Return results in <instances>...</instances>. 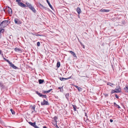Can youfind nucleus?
Wrapping results in <instances>:
<instances>
[{
	"mask_svg": "<svg viewBox=\"0 0 128 128\" xmlns=\"http://www.w3.org/2000/svg\"><path fill=\"white\" fill-rule=\"evenodd\" d=\"M35 128H39L38 127V126H36V123L35 124V125H34V126Z\"/></svg>",
	"mask_w": 128,
	"mask_h": 128,
	"instance_id": "34",
	"label": "nucleus"
},
{
	"mask_svg": "<svg viewBox=\"0 0 128 128\" xmlns=\"http://www.w3.org/2000/svg\"><path fill=\"white\" fill-rule=\"evenodd\" d=\"M84 112V114H85V116H87V114L85 112Z\"/></svg>",
	"mask_w": 128,
	"mask_h": 128,
	"instance_id": "45",
	"label": "nucleus"
},
{
	"mask_svg": "<svg viewBox=\"0 0 128 128\" xmlns=\"http://www.w3.org/2000/svg\"><path fill=\"white\" fill-rule=\"evenodd\" d=\"M3 58L5 60L6 58L4 57Z\"/></svg>",
	"mask_w": 128,
	"mask_h": 128,
	"instance_id": "50",
	"label": "nucleus"
},
{
	"mask_svg": "<svg viewBox=\"0 0 128 128\" xmlns=\"http://www.w3.org/2000/svg\"><path fill=\"white\" fill-rule=\"evenodd\" d=\"M28 123L31 126H34V125H35V124L36 123L35 122H34V123H32L31 122H28Z\"/></svg>",
	"mask_w": 128,
	"mask_h": 128,
	"instance_id": "14",
	"label": "nucleus"
},
{
	"mask_svg": "<svg viewBox=\"0 0 128 128\" xmlns=\"http://www.w3.org/2000/svg\"><path fill=\"white\" fill-rule=\"evenodd\" d=\"M76 11L77 12L78 15V17L80 18V15L79 14L80 13V8L79 7H78L76 9Z\"/></svg>",
	"mask_w": 128,
	"mask_h": 128,
	"instance_id": "9",
	"label": "nucleus"
},
{
	"mask_svg": "<svg viewBox=\"0 0 128 128\" xmlns=\"http://www.w3.org/2000/svg\"><path fill=\"white\" fill-rule=\"evenodd\" d=\"M10 110L12 114H15V112H14V110H13L12 109H10Z\"/></svg>",
	"mask_w": 128,
	"mask_h": 128,
	"instance_id": "26",
	"label": "nucleus"
},
{
	"mask_svg": "<svg viewBox=\"0 0 128 128\" xmlns=\"http://www.w3.org/2000/svg\"><path fill=\"white\" fill-rule=\"evenodd\" d=\"M40 6L43 8H45V7L44 6L42 5L41 4H40Z\"/></svg>",
	"mask_w": 128,
	"mask_h": 128,
	"instance_id": "36",
	"label": "nucleus"
},
{
	"mask_svg": "<svg viewBox=\"0 0 128 128\" xmlns=\"http://www.w3.org/2000/svg\"><path fill=\"white\" fill-rule=\"evenodd\" d=\"M14 21L15 23L17 24H19L22 23L17 18H15L14 20Z\"/></svg>",
	"mask_w": 128,
	"mask_h": 128,
	"instance_id": "3",
	"label": "nucleus"
},
{
	"mask_svg": "<svg viewBox=\"0 0 128 128\" xmlns=\"http://www.w3.org/2000/svg\"><path fill=\"white\" fill-rule=\"evenodd\" d=\"M115 96H116V98H117V99H118V96L117 95V94H115Z\"/></svg>",
	"mask_w": 128,
	"mask_h": 128,
	"instance_id": "38",
	"label": "nucleus"
},
{
	"mask_svg": "<svg viewBox=\"0 0 128 128\" xmlns=\"http://www.w3.org/2000/svg\"><path fill=\"white\" fill-rule=\"evenodd\" d=\"M57 127H57V128H59V127H58V126H57Z\"/></svg>",
	"mask_w": 128,
	"mask_h": 128,
	"instance_id": "53",
	"label": "nucleus"
},
{
	"mask_svg": "<svg viewBox=\"0 0 128 128\" xmlns=\"http://www.w3.org/2000/svg\"><path fill=\"white\" fill-rule=\"evenodd\" d=\"M115 106L116 107L119 108H120V107L118 105L116 104V106Z\"/></svg>",
	"mask_w": 128,
	"mask_h": 128,
	"instance_id": "33",
	"label": "nucleus"
},
{
	"mask_svg": "<svg viewBox=\"0 0 128 128\" xmlns=\"http://www.w3.org/2000/svg\"><path fill=\"white\" fill-rule=\"evenodd\" d=\"M8 13H11V14H12V10L11 8L9 7H8Z\"/></svg>",
	"mask_w": 128,
	"mask_h": 128,
	"instance_id": "13",
	"label": "nucleus"
},
{
	"mask_svg": "<svg viewBox=\"0 0 128 128\" xmlns=\"http://www.w3.org/2000/svg\"><path fill=\"white\" fill-rule=\"evenodd\" d=\"M31 109L32 110V113L34 111H35V107H34V106H31Z\"/></svg>",
	"mask_w": 128,
	"mask_h": 128,
	"instance_id": "11",
	"label": "nucleus"
},
{
	"mask_svg": "<svg viewBox=\"0 0 128 128\" xmlns=\"http://www.w3.org/2000/svg\"><path fill=\"white\" fill-rule=\"evenodd\" d=\"M57 127H57V128H59V127H58V126H57Z\"/></svg>",
	"mask_w": 128,
	"mask_h": 128,
	"instance_id": "54",
	"label": "nucleus"
},
{
	"mask_svg": "<svg viewBox=\"0 0 128 128\" xmlns=\"http://www.w3.org/2000/svg\"><path fill=\"white\" fill-rule=\"evenodd\" d=\"M115 89L116 90V93H119L121 92V89L119 85L116 86V88Z\"/></svg>",
	"mask_w": 128,
	"mask_h": 128,
	"instance_id": "2",
	"label": "nucleus"
},
{
	"mask_svg": "<svg viewBox=\"0 0 128 128\" xmlns=\"http://www.w3.org/2000/svg\"><path fill=\"white\" fill-rule=\"evenodd\" d=\"M26 4L29 8H30L31 6H32V5L30 4L28 2H26Z\"/></svg>",
	"mask_w": 128,
	"mask_h": 128,
	"instance_id": "10",
	"label": "nucleus"
},
{
	"mask_svg": "<svg viewBox=\"0 0 128 128\" xmlns=\"http://www.w3.org/2000/svg\"><path fill=\"white\" fill-rule=\"evenodd\" d=\"M57 119V117L56 116H55L54 118V120H56Z\"/></svg>",
	"mask_w": 128,
	"mask_h": 128,
	"instance_id": "37",
	"label": "nucleus"
},
{
	"mask_svg": "<svg viewBox=\"0 0 128 128\" xmlns=\"http://www.w3.org/2000/svg\"><path fill=\"white\" fill-rule=\"evenodd\" d=\"M73 108H74V111H76V108H75V107L73 105Z\"/></svg>",
	"mask_w": 128,
	"mask_h": 128,
	"instance_id": "39",
	"label": "nucleus"
},
{
	"mask_svg": "<svg viewBox=\"0 0 128 128\" xmlns=\"http://www.w3.org/2000/svg\"><path fill=\"white\" fill-rule=\"evenodd\" d=\"M46 1H47V2L48 3V5L50 6V7L53 10V9H52V5L50 4V2H49L48 1V0H46Z\"/></svg>",
	"mask_w": 128,
	"mask_h": 128,
	"instance_id": "12",
	"label": "nucleus"
},
{
	"mask_svg": "<svg viewBox=\"0 0 128 128\" xmlns=\"http://www.w3.org/2000/svg\"><path fill=\"white\" fill-rule=\"evenodd\" d=\"M100 12H108L110 11V10H103L102 9L100 10Z\"/></svg>",
	"mask_w": 128,
	"mask_h": 128,
	"instance_id": "7",
	"label": "nucleus"
},
{
	"mask_svg": "<svg viewBox=\"0 0 128 128\" xmlns=\"http://www.w3.org/2000/svg\"><path fill=\"white\" fill-rule=\"evenodd\" d=\"M77 89H78V90L80 91V88L77 86H74Z\"/></svg>",
	"mask_w": 128,
	"mask_h": 128,
	"instance_id": "31",
	"label": "nucleus"
},
{
	"mask_svg": "<svg viewBox=\"0 0 128 128\" xmlns=\"http://www.w3.org/2000/svg\"><path fill=\"white\" fill-rule=\"evenodd\" d=\"M69 94L68 93L66 94L65 95V96H66V98L67 99H68V97H69Z\"/></svg>",
	"mask_w": 128,
	"mask_h": 128,
	"instance_id": "25",
	"label": "nucleus"
},
{
	"mask_svg": "<svg viewBox=\"0 0 128 128\" xmlns=\"http://www.w3.org/2000/svg\"><path fill=\"white\" fill-rule=\"evenodd\" d=\"M41 96H42L41 97H42V98H46V95L42 94V95H41Z\"/></svg>",
	"mask_w": 128,
	"mask_h": 128,
	"instance_id": "27",
	"label": "nucleus"
},
{
	"mask_svg": "<svg viewBox=\"0 0 128 128\" xmlns=\"http://www.w3.org/2000/svg\"><path fill=\"white\" fill-rule=\"evenodd\" d=\"M34 12L36 13V10L32 6H31L30 8Z\"/></svg>",
	"mask_w": 128,
	"mask_h": 128,
	"instance_id": "8",
	"label": "nucleus"
},
{
	"mask_svg": "<svg viewBox=\"0 0 128 128\" xmlns=\"http://www.w3.org/2000/svg\"><path fill=\"white\" fill-rule=\"evenodd\" d=\"M114 106H116V104H116V102H114Z\"/></svg>",
	"mask_w": 128,
	"mask_h": 128,
	"instance_id": "44",
	"label": "nucleus"
},
{
	"mask_svg": "<svg viewBox=\"0 0 128 128\" xmlns=\"http://www.w3.org/2000/svg\"><path fill=\"white\" fill-rule=\"evenodd\" d=\"M80 45H81L82 47L84 48V45L82 44L81 42Z\"/></svg>",
	"mask_w": 128,
	"mask_h": 128,
	"instance_id": "40",
	"label": "nucleus"
},
{
	"mask_svg": "<svg viewBox=\"0 0 128 128\" xmlns=\"http://www.w3.org/2000/svg\"><path fill=\"white\" fill-rule=\"evenodd\" d=\"M70 53L72 54L73 55V56H76V54H75V53L73 51H70Z\"/></svg>",
	"mask_w": 128,
	"mask_h": 128,
	"instance_id": "17",
	"label": "nucleus"
},
{
	"mask_svg": "<svg viewBox=\"0 0 128 128\" xmlns=\"http://www.w3.org/2000/svg\"><path fill=\"white\" fill-rule=\"evenodd\" d=\"M36 92L37 94L40 97L41 96H41V95H42V94H40V93L38 91H36Z\"/></svg>",
	"mask_w": 128,
	"mask_h": 128,
	"instance_id": "19",
	"label": "nucleus"
},
{
	"mask_svg": "<svg viewBox=\"0 0 128 128\" xmlns=\"http://www.w3.org/2000/svg\"><path fill=\"white\" fill-rule=\"evenodd\" d=\"M58 88L60 90L61 92H62L61 91V89H62V90H63V88H62V87H59Z\"/></svg>",
	"mask_w": 128,
	"mask_h": 128,
	"instance_id": "35",
	"label": "nucleus"
},
{
	"mask_svg": "<svg viewBox=\"0 0 128 128\" xmlns=\"http://www.w3.org/2000/svg\"><path fill=\"white\" fill-rule=\"evenodd\" d=\"M5 60L7 62L10 64V63H11V62H10L8 60L6 59Z\"/></svg>",
	"mask_w": 128,
	"mask_h": 128,
	"instance_id": "28",
	"label": "nucleus"
},
{
	"mask_svg": "<svg viewBox=\"0 0 128 128\" xmlns=\"http://www.w3.org/2000/svg\"><path fill=\"white\" fill-rule=\"evenodd\" d=\"M2 51L1 50H0V54H2Z\"/></svg>",
	"mask_w": 128,
	"mask_h": 128,
	"instance_id": "46",
	"label": "nucleus"
},
{
	"mask_svg": "<svg viewBox=\"0 0 128 128\" xmlns=\"http://www.w3.org/2000/svg\"><path fill=\"white\" fill-rule=\"evenodd\" d=\"M14 50L16 51H19L20 50V49L18 48H14Z\"/></svg>",
	"mask_w": 128,
	"mask_h": 128,
	"instance_id": "20",
	"label": "nucleus"
},
{
	"mask_svg": "<svg viewBox=\"0 0 128 128\" xmlns=\"http://www.w3.org/2000/svg\"><path fill=\"white\" fill-rule=\"evenodd\" d=\"M107 84L109 85L112 87H113V86L114 85V84H112L111 83L108 82L107 83Z\"/></svg>",
	"mask_w": 128,
	"mask_h": 128,
	"instance_id": "16",
	"label": "nucleus"
},
{
	"mask_svg": "<svg viewBox=\"0 0 128 128\" xmlns=\"http://www.w3.org/2000/svg\"><path fill=\"white\" fill-rule=\"evenodd\" d=\"M52 90V89H51L47 91H45L44 92L45 93H48L50 92V91H51Z\"/></svg>",
	"mask_w": 128,
	"mask_h": 128,
	"instance_id": "23",
	"label": "nucleus"
},
{
	"mask_svg": "<svg viewBox=\"0 0 128 128\" xmlns=\"http://www.w3.org/2000/svg\"><path fill=\"white\" fill-rule=\"evenodd\" d=\"M43 128H47L46 127V126H43Z\"/></svg>",
	"mask_w": 128,
	"mask_h": 128,
	"instance_id": "49",
	"label": "nucleus"
},
{
	"mask_svg": "<svg viewBox=\"0 0 128 128\" xmlns=\"http://www.w3.org/2000/svg\"><path fill=\"white\" fill-rule=\"evenodd\" d=\"M23 6L22 7H26L27 6L26 5H25L24 4L23 5Z\"/></svg>",
	"mask_w": 128,
	"mask_h": 128,
	"instance_id": "42",
	"label": "nucleus"
},
{
	"mask_svg": "<svg viewBox=\"0 0 128 128\" xmlns=\"http://www.w3.org/2000/svg\"><path fill=\"white\" fill-rule=\"evenodd\" d=\"M10 66L12 67L13 68L15 69H18V68L16 67V66H14L12 62L10 63Z\"/></svg>",
	"mask_w": 128,
	"mask_h": 128,
	"instance_id": "5",
	"label": "nucleus"
},
{
	"mask_svg": "<svg viewBox=\"0 0 128 128\" xmlns=\"http://www.w3.org/2000/svg\"><path fill=\"white\" fill-rule=\"evenodd\" d=\"M42 105H48L49 104L48 103V102L44 100L43 102L41 103Z\"/></svg>",
	"mask_w": 128,
	"mask_h": 128,
	"instance_id": "4",
	"label": "nucleus"
},
{
	"mask_svg": "<svg viewBox=\"0 0 128 128\" xmlns=\"http://www.w3.org/2000/svg\"><path fill=\"white\" fill-rule=\"evenodd\" d=\"M115 92L116 93V90H115V89L114 90H112L111 91V94H112L114 93Z\"/></svg>",
	"mask_w": 128,
	"mask_h": 128,
	"instance_id": "22",
	"label": "nucleus"
},
{
	"mask_svg": "<svg viewBox=\"0 0 128 128\" xmlns=\"http://www.w3.org/2000/svg\"><path fill=\"white\" fill-rule=\"evenodd\" d=\"M4 31V29H2L0 30V32H3Z\"/></svg>",
	"mask_w": 128,
	"mask_h": 128,
	"instance_id": "29",
	"label": "nucleus"
},
{
	"mask_svg": "<svg viewBox=\"0 0 128 128\" xmlns=\"http://www.w3.org/2000/svg\"><path fill=\"white\" fill-rule=\"evenodd\" d=\"M62 90V91L63 90H62V89H61V91Z\"/></svg>",
	"mask_w": 128,
	"mask_h": 128,
	"instance_id": "55",
	"label": "nucleus"
},
{
	"mask_svg": "<svg viewBox=\"0 0 128 128\" xmlns=\"http://www.w3.org/2000/svg\"><path fill=\"white\" fill-rule=\"evenodd\" d=\"M44 82V80H38L39 83L40 84H41L42 83Z\"/></svg>",
	"mask_w": 128,
	"mask_h": 128,
	"instance_id": "15",
	"label": "nucleus"
},
{
	"mask_svg": "<svg viewBox=\"0 0 128 128\" xmlns=\"http://www.w3.org/2000/svg\"><path fill=\"white\" fill-rule=\"evenodd\" d=\"M21 1L20 0H16V2L18 3V4H19L21 2H20Z\"/></svg>",
	"mask_w": 128,
	"mask_h": 128,
	"instance_id": "30",
	"label": "nucleus"
},
{
	"mask_svg": "<svg viewBox=\"0 0 128 128\" xmlns=\"http://www.w3.org/2000/svg\"><path fill=\"white\" fill-rule=\"evenodd\" d=\"M124 89L126 90V91L128 92V86H126L125 88H124Z\"/></svg>",
	"mask_w": 128,
	"mask_h": 128,
	"instance_id": "21",
	"label": "nucleus"
},
{
	"mask_svg": "<svg viewBox=\"0 0 128 128\" xmlns=\"http://www.w3.org/2000/svg\"><path fill=\"white\" fill-rule=\"evenodd\" d=\"M32 34L34 35V34ZM36 36H41L40 34H36V35H35V34Z\"/></svg>",
	"mask_w": 128,
	"mask_h": 128,
	"instance_id": "41",
	"label": "nucleus"
},
{
	"mask_svg": "<svg viewBox=\"0 0 128 128\" xmlns=\"http://www.w3.org/2000/svg\"><path fill=\"white\" fill-rule=\"evenodd\" d=\"M57 127H57V128H59V127H58V126H57Z\"/></svg>",
	"mask_w": 128,
	"mask_h": 128,
	"instance_id": "52",
	"label": "nucleus"
},
{
	"mask_svg": "<svg viewBox=\"0 0 128 128\" xmlns=\"http://www.w3.org/2000/svg\"><path fill=\"white\" fill-rule=\"evenodd\" d=\"M2 35V34H1L0 33V38H1V36Z\"/></svg>",
	"mask_w": 128,
	"mask_h": 128,
	"instance_id": "48",
	"label": "nucleus"
},
{
	"mask_svg": "<svg viewBox=\"0 0 128 128\" xmlns=\"http://www.w3.org/2000/svg\"><path fill=\"white\" fill-rule=\"evenodd\" d=\"M106 96H108V94H106Z\"/></svg>",
	"mask_w": 128,
	"mask_h": 128,
	"instance_id": "51",
	"label": "nucleus"
},
{
	"mask_svg": "<svg viewBox=\"0 0 128 128\" xmlns=\"http://www.w3.org/2000/svg\"><path fill=\"white\" fill-rule=\"evenodd\" d=\"M24 4H23L22 2H21L19 4H18V5L22 7L23 6V5Z\"/></svg>",
	"mask_w": 128,
	"mask_h": 128,
	"instance_id": "24",
	"label": "nucleus"
},
{
	"mask_svg": "<svg viewBox=\"0 0 128 128\" xmlns=\"http://www.w3.org/2000/svg\"><path fill=\"white\" fill-rule=\"evenodd\" d=\"M70 78V77H68L67 78H63L60 77L59 78V79L61 81H62L65 80H66Z\"/></svg>",
	"mask_w": 128,
	"mask_h": 128,
	"instance_id": "6",
	"label": "nucleus"
},
{
	"mask_svg": "<svg viewBox=\"0 0 128 128\" xmlns=\"http://www.w3.org/2000/svg\"><path fill=\"white\" fill-rule=\"evenodd\" d=\"M110 122H113V120L112 119H110Z\"/></svg>",
	"mask_w": 128,
	"mask_h": 128,
	"instance_id": "43",
	"label": "nucleus"
},
{
	"mask_svg": "<svg viewBox=\"0 0 128 128\" xmlns=\"http://www.w3.org/2000/svg\"><path fill=\"white\" fill-rule=\"evenodd\" d=\"M37 46H39L40 45V43L39 42H37Z\"/></svg>",
	"mask_w": 128,
	"mask_h": 128,
	"instance_id": "32",
	"label": "nucleus"
},
{
	"mask_svg": "<svg viewBox=\"0 0 128 128\" xmlns=\"http://www.w3.org/2000/svg\"><path fill=\"white\" fill-rule=\"evenodd\" d=\"M60 62H58L56 66L58 68L60 67Z\"/></svg>",
	"mask_w": 128,
	"mask_h": 128,
	"instance_id": "18",
	"label": "nucleus"
},
{
	"mask_svg": "<svg viewBox=\"0 0 128 128\" xmlns=\"http://www.w3.org/2000/svg\"><path fill=\"white\" fill-rule=\"evenodd\" d=\"M8 21L5 20L3 21L0 24V29H2L8 25Z\"/></svg>",
	"mask_w": 128,
	"mask_h": 128,
	"instance_id": "1",
	"label": "nucleus"
},
{
	"mask_svg": "<svg viewBox=\"0 0 128 128\" xmlns=\"http://www.w3.org/2000/svg\"><path fill=\"white\" fill-rule=\"evenodd\" d=\"M2 56V57H4V55H3V54L2 53V54H0Z\"/></svg>",
	"mask_w": 128,
	"mask_h": 128,
	"instance_id": "47",
	"label": "nucleus"
}]
</instances>
